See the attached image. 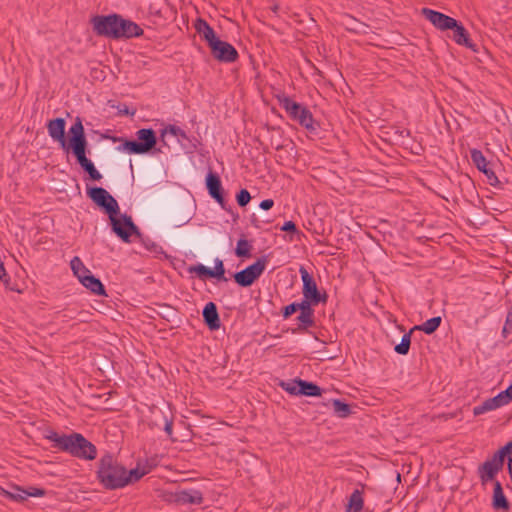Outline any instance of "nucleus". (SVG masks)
Segmentation results:
<instances>
[{"label": "nucleus", "instance_id": "f257e3e1", "mask_svg": "<svg viewBox=\"0 0 512 512\" xmlns=\"http://www.w3.org/2000/svg\"><path fill=\"white\" fill-rule=\"evenodd\" d=\"M90 199L108 215L112 231L126 243L131 242L132 235L140 236L139 228L135 225L131 216L119 214V205L116 199L102 187L87 189Z\"/></svg>", "mask_w": 512, "mask_h": 512}, {"label": "nucleus", "instance_id": "f03ea898", "mask_svg": "<svg viewBox=\"0 0 512 512\" xmlns=\"http://www.w3.org/2000/svg\"><path fill=\"white\" fill-rule=\"evenodd\" d=\"M44 438L53 442V448L67 452L73 457L94 460L97 456L96 446L80 433L74 432L69 435H60L50 429L46 431Z\"/></svg>", "mask_w": 512, "mask_h": 512}, {"label": "nucleus", "instance_id": "7ed1b4c3", "mask_svg": "<svg viewBox=\"0 0 512 512\" xmlns=\"http://www.w3.org/2000/svg\"><path fill=\"white\" fill-rule=\"evenodd\" d=\"M70 135V146L73 155L75 156L78 164L81 168L88 173L89 177L93 181H99L102 179L101 173L96 169L93 162L87 158V147L88 142L85 136L84 127L79 117L76 118L75 122L69 129Z\"/></svg>", "mask_w": 512, "mask_h": 512}, {"label": "nucleus", "instance_id": "20e7f679", "mask_svg": "<svg viewBox=\"0 0 512 512\" xmlns=\"http://www.w3.org/2000/svg\"><path fill=\"white\" fill-rule=\"evenodd\" d=\"M125 467L111 455L102 456L98 463L97 478L109 490L123 488L127 485L124 479Z\"/></svg>", "mask_w": 512, "mask_h": 512}, {"label": "nucleus", "instance_id": "39448f33", "mask_svg": "<svg viewBox=\"0 0 512 512\" xmlns=\"http://www.w3.org/2000/svg\"><path fill=\"white\" fill-rule=\"evenodd\" d=\"M137 140H124L119 150L129 154H147L157 144L156 133L151 128H143L136 132Z\"/></svg>", "mask_w": 512, "mask_h": 512}, {"label": "nucleus", "instance_id": "423d86ee", "mask_svg": "<svg viewBox=\"0 0 512 512\" xmlns=\"http://www.w3.org/2000/svg\"><path fill=\"white\" fill-rule=\"evenodd\" d=\"M278 99L280 106L292 120L297 121L302 127L309 131L316 130L313 115L306 107L293 101L288 96L279 97Z\"/></svg>", "mask_w": 512, "mask_h": 512}, {"label": "nucleus", "instance_id": "0eeeda50", "mask_svg": "<svg viewBox=\"0 0 512 512\" xmlns=\"http://www.w3.org/2000/svg\"><path fill=\"white\" fill-rule=\"evenodd\" d=\"M266 263L265 256L258 258L255 263L234 274L235 282L241 287L251 286L264 272Z\"/></svg>", "mask_w": 512, "mask_h": 512}, {"label": "nucleus", "instance_id": "6e6552de", "mask_svg": "<svg viewBox=\"0 0 512 512\" xmlns=\"http://www.w3.org/2000/svg\"><path fill=\"white\" fill-rule=\"evenodd\" d=\"M118 21V14L94 16L91 19L93 30L97 35L112 39H119L117 31Z\"/></svg>", "mask_w": 512, "mask_h": 512}, {"label": "nucleus", "instance_id": "1a4fd4ad", "mask_svg": "<svg viewBox=\"0 0 512 512\" xmlns=\"http://www.w3.org/2000/svg\"><path fill=\"white\" fill-rule=\"evenodd\" d=\"M299 272L303 282V297L312 300L314 304L326 303L328 296L326 293L321 294L319 292L316 281L314 280L313 276L310 275L309 272L304 267H301Z\"/></svg>", "mask_w": 512, "mask_h": 512}, {"label": "nucleus", "instance_id": "9d476101", "mask_svg": "<svg viewBox=\"0 0 512 512\" xmlns=\"http://www.w3.org/2000/svg\"><path fill=\"white\" fill-rule=\"evenodd\" d=\"M212 56L224 63H233L239 58V54L233 45L220 39L210 43Z\"/></svg>", "mask_w": 512, "mask_h": 512}, {"label": "nucleus", "instance_id": "9b49d317", "mask_svg": "<svg viewBox=\"0 0 512 512\" xmlns=\"http://www.w3.org/2000/svg\"><path fill=\"white\" fill-rule=\"evenodd\" d=\"M66 122L63 118H55L50 120L47 124L49 136L58 141L61 148L65 151L71 150L70 139L67 141L65 137Z\"/></svg>", "mask_w": 512, "mask_h": 512}, {"label": "nucleus", "instance_id": "f8f14e48", "mask_svg": "<svg viewBox=\"0 0 512 512\" xmlns=\"http://www.w3.org/2000/svg\"><path fill=\"white\" fill-rule=\"evenodd\" d=\"M501 464L494 457H491L484 461L478 466L477 474L482 485H486L488 482L493 481L496 475L503 469Z\"/></svg>", "mask_w": 512, "mask_h": 512}, {"label": "nucleus", "instance_id": "ddd939ff", "mask_svg": "<svg viewBox=\"0 0 512 512\" xmlns=\"http://www.w3.org/2000/svg\"><path fill=\"white\" fill-rule=\"evenodd\" d=\"M422 15L437 29L442 31L452 29L453 26H456V19L429 8H423Z\"/></svg>", "mask_w": 512, "mask_h": 512}, {"label": "nucleus", "instance_id": "4468645a", "mask_svg": "<svg viewBox=\"0 0 512 512\" xmlns=\"http://www.w3.org/2000/svg\"><path fill=\"white\" fill-rule=\"evenodd\" d=\"M471 159L479 171L483 172L490 185L496 186L499 183L494 171L489 167V162L480 150L473 149L471 151Z\"/></svg>", "mask_w": 512, "mask_h": 512}, {"label": "nucleus", "instance_id": "2eb2a0df", "mask_svg": "<svg viewBox=\"0 0 512 512\" xmlns=\"http://www.w3.org/2000/svg\"><path fill=\"white\" fill-rule=\"evenodd\" d=\"M206 188L209 195L215 199L222 207H224V191L220 177L213 172H209L206 176Z\"/></svg>", "mask_w": 512, "mask_h": 512}, {"label": "nucleus", "instance_id": "dca6fc26", "mask_svg": "<svg viewBox=\"0 0 512 512\" xmlns=\"http://www.w3.org/2000/svg\"><path fill=\"white\" fill-rule=\"evenodd\" d=\"M170 500L181 505H200L203 502V495L198 490H180L173 493Z\"/></svg>", "mask_w": 512, "mask_h": 512}, {"label": "nucleus", "instance_id": "f3484780", "mask_svg": "<svg viewBox=\"0 0 512 512\" xmlns=\"http://www.w3.org/2000/svg\"><path fill=\"white\" fill-rule=\"evenodd\" d=\"M118 26L117 31L119 33L120 38H132L139 37L143 34V29L131 20L124 19L122 16L118 15Z\"/></svg>", "mask_w": 512, "mask_h": 512}, {"label": "nucleus", "instance_id": "a211bd4d", "mask_svg": "<svg viewBox=\"0 0 512 512\" xmlns=\"http://www.w3.org/2000/svg\"><path fill=\"white\" fill-rule=\"evenodd\" d=\"M491 506L495 511L504 512L509 511L511 508V504L505 496L503 487L498 480L494 481Z\"/></svg>", "mask_w": 512, "mask_h": 512}, {"label": "nucleus", "instance_id": "6ab92c4d", "mask_svg": "<svg viewBox=\"0 0 512 512\" xmlns=\"http://www.w3.org/2000/svg\"><path fill=\"white\" fill-rule=\"evenodd\" d=\"M507 404L508 403L505 401L501 393H499L495 397L486 399L482 404L475 406L473 408V415L479 416L481 414L495 410Z\"/></svg>", "mask_w": 512, "mask_h": 512}, {"label": "nucleus", "instance_id": "aec40b11", "mask_svg": "<svg viewBox=\"0 0 512 512\" xmlns=\"http://www.w3.org/2000/svg\"><path fill=\"white\" fill-rule=\"evenodd\" d=\"M202 314L204 322L210 330H217L220 328V318L215 303H207Z\"/></svg>", "mask_w": 512, "mask_h": 512}, {"label": "nucleus", "instance_id": "412c9836", "mask_svg": "<svg viewBox=\"0 0 512 512\" xmlns=\"http://www.w3.org/2000/svg\"><path fill=\"white\" fill-rule=\"evenodd\" d=\"M451 30H453V39L457 44L463 45L473 51H477L476 44L472 42L468 31L461 23L456 20V26H453Z\"/></svg>", "mask_w": 512, "mask_h": 512}, {"label": "nucleus", "instance_id": "4be33fe9", "mask_svg": "<svg viewBox=\"0 0 512 512\" xmlns=\"http://www.w3.org/2000/svg\"><path fill=\"white\" fill-rule=\"evenodd\" d=\"M194 27L200 37L207 42L208 46H210V43L219 39L216 36L214 29L202 18H198L195 21Z\"/></svg>", "mask_w": 512, "mask_h": 512}, {"label": "nucleus", "instance_id": "5701e85b", "mask_svg": "<svg viewBox=\"0 0 512 512\" xmlns=\"http://www.w3.org/2000/svg\"><path fill=\"white\" fill-rule=\"evenodd\" d=\"M155 466H156V463L152 459L151 463L147 462V464L142 467L140 465H138L136 468L131 469L130 471H127L125 469L124 479H127L126 480L127 485L140 480L143 476L148 474L152 470V468Z\"/></svg>", "mask_w": 512, "mask_h": 512}, {"label": "nucleus", "instance_id": "b1692460", "mask_svg": "<svg viewBox=\"0 0 512 512\" xmlns=\"http://www.w3.org/2000/svg\"><path fill=\"white\" fill-rule=\"evenodd\" d=\"M81 283L94 294L106 295L102 282L95 276L91 275V273L88 276H82Z\"/></svg>", "mask_w": 512, "mask_h": 512}, {"label": "nucleus", "instance_id": "393cba45", "mask_svg": "<svg viewBox=\"0 0 512 512\" xmlns=\"http://www.w3.org/2000/svg\"><path fill=\"white\" fill-rule=\"evenodd\" d=\"M363 503V492L358 489L354 490L346 505V512H360L363 508Z\"/></svg>", "mask_w": 512, "mask_h": 512}, {"label": "nucleus", "instance_id": "a878e982", "mask_svg": "<svg viewBox=\"0 0 512 512\" xmlns=\"http://www.w3.org/2000/svg\"><path fill=\"white\" fill-rule=\"evenodd\" d=\"M344 24L346 25V29L350 32L362 34L366 33L369 26L363 22L358 21L351 15L344 16Z\"/></svg>", "mask_w": 512, "mask_h": 512}, {"label": "nucleus", "instance_id": "bb28decb", "mask_svg": "<svg viewBox=\"0 0 512 512\" xmlns=\"http://www.w3.org/2000/svg\"><path fill=\"white\" fill-rule=\"evenodd\" d=\"M297 320L299 323L294 332L303 333L315 326L314 314L300 312Z\"/></svg>", "mask_w": 512, "mask_h": 512}, {"label": "nucleus", "instance_id": "cd10ccee", "mask_svg": "<svg viewBox=\"0 0 512 512\" xmlns=\"http://www.w3.org/2000/svg\"><path fill=\"white\" fill-rule=\"evenodd\" d=\"M442 322V318L440 316L432 317L422 323L421 325L414 326L412 330H420L426 334L434 333Z\"/></svg>", "mask_w": 512, "mask_h": 512}, {"label": "nucleus", "instance_id": "c85d7f7f", "mask_svg": "<svg viewBox=\"0 0 512 512\" xmlns=\"http://www.w3.org/2000/svg\"><path fill=\"white\" fill-rule=\"evenodd\" d=\"M298 384H300V388L298 390V392H300V395H305V396H320L321 395L322 389L318 385H316L312 382H307L305 380L298 379Z\"/></svg>", "mask_w": 512, "mask_h": 512}, {"label": "nucleus", "instance_id": "c756f323", "mask_svg": "<svg viewBox=\"0 0 512 512\" xmlns=\"http://www.w3.org/2000/svg\"><path fill=\"white\" fill-rule=\"evenodd\" d=\"M334 410V413L340 418H346L351 414V407L349 404L342 402L339 399H333L329 402Z\"/></svg>", "mask_w": 512, "mask_h": 512}, {"label": "nucleus", "instance_id": "7c9ffc66", "mask_svg": "<svg viewBox=\"0 0 512 512\" xmlns=\"http://www.w3.org/2000/svg\"><path fill=\"white\" fill-rule=\"evenodd\" d=\"M70 265L74 275L80 282L82 281V276H88L90 274V271L84 266L81 259L77 256L71 260Z\"/></svg>", "mask_w": 512, "mask_h": 512}, {"label": "nucleus", "instance_id": "2f4dec72", "mask_svg": "<svg viewBox=\"0 0 512 512\" xmlns=\"http://www.w3.org/2000/svg\"><path fill=\"white\" fill-rule=\"evenodd\" d=\"M251 250H252L251 243L247 239H245V238H240L238 240V242H237V246H236V249H235V254L238 257L250 258L251 257Z\"/></svg>", "mask_w": 512, "mask_h": 512}, {"label": "nucleus", "instance_id": "473e14b6", "mask_svg": "<svg viewBox=\"0 0 512 512\" xmlns=\"http://www.w3.org/2000/svg\"><path fill=\"white\" fill-rule=\"evenodd\" d=\"M413 331L414 330L411 329L408 333H405L402 336L400 343L394 347L396 353L400 355L408 354L411 345V334Z\"/></svg>", "mask_w": 512, "mask_h": 512}, {"label": "nucleus", "instance_id": "72a5a7b5", "mask_svg": "<svg viewBox=\"0 0 512 512\" xmlns=\"http://www.w3.org/2000/svg\"><path fill=\"white\" fill-rule=\"evenodd\" d=\"M2 494L10 500L23 502L26 500L25 489L15 486L12 491L3 490Z\"/></svg>", "mask_w": 512, "mask_h": 512}, {"label": "nucleus", "instance_id": "f704fd0d", "mask_svg": "<svg viewBox=\"0 0 512 512\" xmlns=\"http://www.w3.org/2000/svg\"><path fill=\"white\" fill-rule=\"evenodd\" d=\"M512 457V440L496 451L492 457L504 465L505 457Z\"/></svg>", "mask_w": 512, "mask_h": 512}, {"label": "nucleus", "instance_id": "c9c22d12", "mask_svg": "<svg viewBox=\"0 0 512 512\" xmlns=\"http://www.w3.org/2000/svg\"><path fill=\"white\" fill-rule=\"evenodd\" d=\"M280 386L283 390H285L291 395H300V392H298L300 388V384H298V379L288 382L281 381Z\"/></svg>", "mask_w": 512, "mask_h": 512}, {"label": "nucleus", "instance_id": "e433bc0d", "mask_svg": "<svg viewBox=\"0 0 512 512\" xmlns=\"http://www.w3.org/2000/svg\"><path fill=\"white\" fill-rule=\"evenodd\" d=\"M224 274H225V269H224L223 261L217 258L215 260V267H214V269H212L211 278H218V279H223L226 281L227 279L224 277Z\"/></svg>", "mask_w": 512, "mask_h": 512}, {"label": "nucleus", "instance_id": "4c0bfd02", "mask_svg": "<svg viewBox=\"0 0 512 512\" xmlns=\"http://www.w3.org/2000/svg\"><path fill=\"white\" fill-rule=\"evenodd\" d=\"M237 203L240 207H245L251 200V195L248 190L241 189L236 195Z\"/></svg>", "mask_w": 512, "mask_h": 512}, {"label": "nucleus", "instance_id": "58836bf2", "mask_svg": "<svg viewBox=\"0 0 512 512\" xmlns=\"http://www.w3.org/2000/svg\"><path fill=\"white\" fill-rule=\"evenodd\" d=\"M312 305H315L314 302H312V300H309L306 298H303V300L300 303L296 302L297 309L300 310V312L314 314Z\"/></svg>", "mask_w": 512, "mask_h": 512}, {"label": "nucleus", "instance_id": "ea45409f", "mask_svg": "<svg viewBox=\"0 0 512 512\" xmlns=\"http://www.w3.org/2000/svg\"><path fill=\"white\" fill-rule=\"evenodd\" d=\"M167 133H169L173 136H178V135L185 136L184 132L179 127H176L174 125H169L165 129H163L161 132L162 141H164V137Z\"/></svg>", "mask_w": 512, "mask_h": 512}, {"label": "nucleus", "instance_id": "a19ab883", "mask_svg": "<svg viewBox=\"0 0 512 512\" xmlns=\"http://www.w3.org/2000/svg\"><path fill=\"white\" fill-rule=\"evenodd\" d=\"M191 272H196L199 276H206L211 278L212 269L202 264H198L190 268Z\"/></svg>", "mask_w": 512, "mask_h": 512}, {"label": "nucleus", "instance_id": "79ce46f5", "mask_svg": "<svg viewBox=\"0 0 512 512\" xmlns=\"http://www.w3.org/2000/svg\"><path fill=\"white\" fill-rule=\"evenodd\" d=\"M46 494V491L42 488L30 487L29 489H25L26 499L31 497H42Z\"/></svg>", "mask_w": 512, "mask_h": 512}, {"label": "nucleus", "instance_id": "37998d69", "mask_svg": "<svg viewBox=\"0 0 512 512\" xmlns=\"http://www.w3.org/2000/svg\"><path fill=\"white\" fill-rule=\"evenodd\" d=\"M298 309H297V306H296V302H293L287 306H285L282 310V316L287 319L289 318L292 314H294L295 312H297Z\"/></svg>", "mask_w": 512, "mask_h": 512}, {"label": "nucleus", "instance_id": "c03bdc74", "mask_svg": "<svg viewBox=\"0 0 512 512\" xmlns=\"http://www.w3.org/2000/svg\"><path fill=\"white\" fill-rule=\"evenodd\" d=\"M281 230L285 231V232H293L294 233V232L297 231V227H296V224L293 221H287L281 227Z\"/></svg>", "mask_w": 512, "mask_h": 512}, {"label": "nucleus", "instance_id": "a18cd8bd", "mask_svg": "<svg viewBox=\"0 0 512 512\" xmlns=\"http://www.w3.org/2000/svg\"><path fill=\"white\" fill-rule=\"evenodd\" d=\"M500 393H501V395L503 396V398L505 399V401L507 403L512 401V383L510 384V386L506 390H504V391H502Z\"/></svg>", "mask_w": 512, "mask_h": 512}, {"label": "nucleus", "instance_id": "49530a36", "mask_svg": "<svg viewBox=\"0 0 512 512\" xmlns=\"http://www.w3.org/2000/svg\"><path fill=\"white\" fill-rule=\"evenodd\" d=\"M274 201L272 199H265L261 201L260 208L263 210H269L273 207Z\"/></svg>", "mask_w": 512, "mask_h": 512}, {"label": "nucleus", "instance_id": "de8ad7c7", "mask_svg": "<svg viewBox=\"0 0 512 512\" xmlns=\"http://www.w3.org/2000/svg\"><path fill=\"white\" fill-rule=\"evenodd\" d=\"M511 333H512V326L505 322L504 326L502 328V336H503V338H507L508 335H510Z\"/></svg>", "mask_w": 512, "mask_h": 512}, {"label": "nucleus", "instance_id": "09e8293b", "mask_svg": "<svg viewBox=\"0 0 512 512\" xmlns=\"http://www.w3.org/2000/svg\"><path fill=\"white\" fill-rule=\"evenodd\" d=\"M165 431L168 435H171L172 434V429H173V424L171 421H166L165 423Z\"/></svg>", "mask_w": 512, "mask_h": 512}, {"label": "nucleus", "instance_id": "8fccbe9b", "mask_svg": "<svg viewBox=\"0 0 512 512\" xmlns=\"http://www.w3.org/2000/svg\"><path fill=\"white\" fill-rule=\"evenodd\" d=\"M507 469H508V473H509V476H510L511 481H512V457L508 458Z\"/></svg>", "mask_w": 512, "mask_h": 512}]
</instances>
